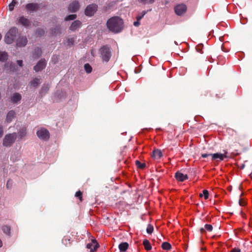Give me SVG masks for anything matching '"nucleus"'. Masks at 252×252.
I'll return each instance as SVG.
<instances>
[{"label": "nucleus", "mask_w": 252, "mask_h": 252, "mask_svg": "<svg viewBox=\"0 0 252 252\" xmlns=\"http://www.w3.org/2000/svg\"><path fill=\"white\" fill-rule=\"evenodd\" d=\"M128 246L127 242H123L119 244V249L121 252H125L128 249Z\"/></svg>", "instance_id": "4be33fe9"}, {"label": "nucleus", "mask_w": 252, "mask_h": 252, "mask_svg": "<svg viewBox=\"0 0 252 252\" xmlns=\"http://www.w3.org/2000/svg\"><path fill=\"white\" fill-rule=\"evenodd\" d=\"M62 241L63 243L66 246L68 245V244H70V239L67 237H64Z\"/></svg>", "instance_id": "4c0bfd02"}, {"label": "nucleus", "mask_w": 252, "mask_h": 252, "mask_svg": "<svg viewBox=\"0 0 252 252\" xmlns=\"http://www.w3.org/2000/svg\"><path fill=\"white\" fill-rule=\"evenodd\" d=\"M36 134L40 139L43 140H47L50 137L48 130L45 128H41L37 130Z\"/></svg>", "instance_id": "0eeeda50"}, {"label": "nucleus", "mask_w": 252, "mask_h": 252, "mask_svg": "<svg viewBox=\"0 0 252 252\" xmlns=\"http://www.w3.org/2000/svg\"><path fill=\"white\" fill-rule=\"evenodd\" d=\"M209 193L207 190L204 189L202 191V193L199 194V196L202 197L203 196L204 197L205 199H207L209 197Z\"/></svg>", "instance_id": "c85d7f7f"}, {"label": "nucleus", "mask_w": 252, "mask_h": 252, "mask_svg": "<svg viewBox=\"0 0 252 252\" xmlns=\"http://www.w3.org/2000/svg\"><path fill=\"white\" fill-rule=\"evenodd\" d=\"M224 154L217 153L215 154H202L201 157L203 158H207L209 156L211 157V159L213 161H222L224 159V158H227V156H226V154H227V152L226 150H224Z\"/></svg>", "instance_id": "20e7f679"}, {"label": "nucleus", "mask_w": 252, "mask_h": 252, "mask_svg": "<svg viewBox=\"0 0 252 252\" xmlns=\"http://www.w3.org/2000/svg\"><path fill=\"white\" fill-rule=\"evenodd\" d=\"M204 227L205 228L202 227L200 228V232L201 234L206 232V230H207L209 232H211L213 230V226L211 224H206L205 225Z\"/></svg>", "instance_id": "412c9836"}, {"label": "nucleus", "mask_w": 252, "mask_h": 252, "mask_svg": "<svg viewBox=\"0 0 252 252\" xmlns=\"http://www.w3.org/2000/svg\"><path fill=\"white\" fill-rule=\"evenodd\" d=\"M241 251L239 248H234L232 249L230 252H241Z\"/></svg>", "instance_id": "a18cd8bd"}, {"label": "nucleus", "mask_w": 252, "mask_h": 252, "mask_svg": "<svg viewBox=\"0 0 252 252\" xmlns=\"http://www.w3.org/2000/svg\"><path fill=\"white\" fill-rule=\"evenodd\" d=\"M12 184H13V182H12V180L9 179L7 181V183H6V188L8 189H11L12 186Z\"/></svg>", "instance_id": "a19ab883"}, {"label": "nucleus", "mask_w": 252, "mask_h": 252, "mask_svg": "<svg viewBox=\"0 0 252 252\" xmlns=\"http://www.w3.org/2000/svg\"><path fill=\"white\" fill-rule=\"evenodd\" d=\"M76 18V14H71L67 16L65 19V21H68V20H74Z\"/></svg>", "instance_id": "72a5a7b5"}, {"label": "nucleus", "mask_w": 252, "mask_h": 252, "mask_svg": "<svg viewBox=\"0 0 252 252\" xmlns=\"http://www.w3.org/2000/svg\"><path fill=\"white\" fill-rule=\"evenodd\" d=\"M245 164H242L240 167L241 169H243L245 168Z\"/></svg>", "instance_id": "3c124183"}, {"label": "nucleus", "mask_w": 252, "mask_h": 252, "mask_svg": "<svg viewBox=\"0 0 252 252\" xmlns=\"http://www.w3.org/2000/svg\"><path fill=\"white\" fill-rule=\"evenodd\" d=\"M135 165L138 168L140 169H144L146 167V164L145 163H142L138 160L135 161Z\"/></svg>", "instance_id": "c756f323"}, {"label": "nucleus", "mask_w": 252, "mask_h": 252, "mask_svg": "<svg viewBox=\"0 0 252 252\" xmlns=\"http://www.w3.org/2000/svg\"><path fill=\"white\" fill-rule=\"evenodd\" d=\"M42 4L37 3H30L26 5L25 8L30 12H35L41 8Z\"/></svg>", "instance_id": "1a4fd4ad"}, {"label": "nucleus", "mask_w": 252, "mask_h": 252, "mask_svg": "<svg viewBox=\"0 0 252 252\" xmlns=\"http://www.w3.org/2000/svg\"><path fill=\"white\" fill-rule=\"evenodd\" d=\"M15 117V112L13 110H11L7 114L6 121L7 123H10Z\"/></svg>", "instance_id": "a211bd4d"}, {"label": "nucleus", "mask_w": 252, "mask_h": 252, "mask_svg": "<svg viewBox=\"0 0 252 252\" xmlns=\"http://www.w3.org/2000/svg\"><path fill=\"white\" fill-rule=\"evenodd\" d=\"M75 196L78 197L80 201L82 200V192L79 190L75 193Z\"/></svg>", "instance_id": "58836bf2"}, {"label": "nucleus", "mask_w": 252, "mask_h": 252, "mask_svg": "<svg viewBox=\"0 0 252 252\" xmlns=\"http://www.w3.org/2000/svg\"><path fill=\"white\" fill-rule=\"evenodd\" d=\"M79 8V2L77 1H74L68 6V10L72 12H76Z\"/></svg>", "instance_id": "2eb2a0df"}, {"label": "nucleus", "mask_w": 252, "mask_h": 252, "mask_svg": "<svg viewBox=\"0 0 252 252\" xmlns=\"http://www.w3.org/2000/svg\"><path fill=\"white\" fill-rule=\"evenodd\" d=\"M143 244L144 246L145 249L147 251H149L151 250L152 246L149 240L145 239L143 242Z\"/></svg>", "instance_id": "393cba45"}, {"label": "nucleus", "mask_w": 252, "mask_h": 252, "mask_svg": "<svg viewBox=\"0 0 252 252\" xmlns=\"http://www.w3.org/2000/svg\"><path fill=\"white\" fill-rule=\"evenodd\" d=\"M2 246V243L1 240L0 239V248Z\"/></svg>", "instance_id": "603ef678"}, {"label": "nucleus", "mask_w": 252, "mask_h": 252, "mask_svg": "<svg viewBox=\"0 0 252 252\" xmlns=\"http://www.w3.org/2000/svg\"><path fill=\"white\" fill-rule=\"evenodd\" d=\"M97 9V5L96 4H91L87 6L86 7L85 13L87 16H92L96 11Z\"/></svg>", "instance_id": "423d86ee"}, {"label": "nucleus", "mask_w": 252, "mask_h": 252, "mask_svg": "<svg viewBox=\"0 0 252 252\" xmlns=\"http://www.w3.org/2000/svg\"><path fill=\"white\" fill-rule=\"evenodd\" d=\"M140 25V22H139V21H138L137 20L136 21H135L134 23H133V25L135 27H138Z\"/></svg>", "instance_id": "09e8293b"}, {"label": "nucleus", "mask_w": 252, "mask_h": 252, "mask_svg": "<svg viewBox=\"0 0 252 252\" xmlns=\"http://www.w3.org/2000/svg\"><path fill=\"white\" fill-rule=\"evenodd\" d=\"M238 155V154H234V156H237Z\"/></svg>", "instance_id": "6e6d98bb"}, {"label": "nucleus", "mask_w": 252, "mask_h": 252, "mask_svg": "<svg viewBox=\"0 0 252 252\" xmlns=\"http://www.w3.org/2000/svg\"><path fill=\"white\" fill-rule=\"evenodd\" d=\"M161 248L164 250L169 251L171 249L172 246L169 243L165 242L162 244Z\"/></svg>", "instance_id": "a878e982"}, {"label": "nucleus", "mask_w": 252, "mask_h": 252, "mask_svg": "<svg viewBox=\"0 0 252 252\" xmlns=\"http://www.w3.org/2000/svg\"><path fill=\"white\" fill-rule=\"evenodd\" d=\"M84 69L86 72L88 73H91L92 71V67L89 63L85 64Z\"/></svg>", "instance_id": "7c9ffc66"}, {"label": "nucleus", "mask_w": 252, "mask_h": 252, "mask_svg": "<svg viewBox=\"0 0 252 252\" xmlns=\"http://www.w3.org/2000/svg\"><path fill=\"white\" fill-rule=\"evenodd\" d=\"M17 137L16 133H9L5 135L3 139V145L9 147L14 143Z\"/></svg>", "instance_id": "39448f33"}, {"label": "nucleus", "mask_w": 252, "mask_h": 252, "mask_svg": "<svg viewBox=\"0 0 252 252\" xmlns=\"http://www.w3.org/2000/svg\"><path fill=\"white\" fill-rule=\"evenodd\" d=\"M187 9V7L184 3L179 4L174 7L175 12L178 16H181L184 14L186 12Z\"/></svg>", "instance_id": "6e6552de"}, {"label": "nucleus", "mask_w": 252, "mask_h": 252, "mask_svg": "<svg viewBox=\"0 0 252 252\" xmlns=\"http://www.w3.org/2000/svg\"><path fill=\"white\" fill-rule=\"evenodd\" d=\"M28 39L26 36H20L16 40V46L19 47H24L28 43Z\"/></svg>", "instance_id": "9d476101"}, {"label": "nucleus", "mask_w": 252, "mask_h": 252, "mask_svg": "<svg viewBox=\"0 0 252 252\" xmlns=\"http://www.w3.org/2000/svg\"><path fill=\"white\" fill-rule=\"evenodd\" d=\"M26 128H22L18 132V136L20 138H22L26 135Z\"/></svg>", "instance_id": "cd10ccee"}, {"label": "nucleus", "mask_w": 252, "mask_h": 252, "mask_svg": "<svg viewBox=\"0 0 252 252\" xmlns=\"http://www.w3.org/2000/svg\"><path fill=\"white\" fill-rule=\"evenodd\" d=\"M106 25L109 31L114 33H118L124 28V22L120 17L114 16L107 20Z\"/></svg>", "instance_id": "f257e3e1"}, {"label": "nucleus", "mask_w": 252, "mask_h": 252, "mask_svg": "<svg viewBox=\"0 0 252 252\" xmlns=\"http://www.w3.org/2000/svg\"><path fill=\"white\" fill-rule=\"evenodd\" d=\"M100 58L103 62L107 63L111 57V48L108 45L102 46L99 50Z\"/></svg>", "instance_id": "7ed1b4c3"}, {"label": "nucleus", "mask_w": 252, "mask_h": 252, "mask_svg": "<svg viewBox=\"0 0 252 252\" xmlns=\"http://www.w3.org/2000/svg\"><path fill=\"white\" fill-rule=\"evenodd\" d=\"M54 58H56V61H54V63L55 64L57 62V60L58 59V56H54L52 58V61H53V60H54Z\"/></svg>", "instance_id": "8fccbe9b"}, {"label": "nucleus", "mask_w": 252, "mask_h": 252, "mask_svg": "<svg viewBox=\"0 0 252 252\" xmlns=\"http://www.w3.org/2000/svg\"><path fill=\"white\" fill-rule=\"evenodd\" d=\"M18 33V29L16 27L11 28L4 36V42L7 44H12L17 37Z\"/></svg>", "instance_id": "f03ea898"}, {"label": "nucleus", "mask_w": 252, "mask_h": 252, "mask_svg": "<svg viewBox=\"0 0 252 252\" xmlns=\"http://www.w3.org/2000/svg\"><path fill=\"white\" fill-rule=\"evenodd\" d=\"M239 203L240 206H245L246 204V202L245 200H243L242 199H240L239 200Z\"/></svg>", "instance_id": "c03bdc74"}, {"label": "nucleus", "mask_w": 252, "mask_h": 252, "mask_svg": "<svg viewBox=\"0 0 252 252\" xmlns=\"http://www.w3.org/2000/svg\"><path fill=\"white\" fill-rule=\"evenodd\" d=\"M152 157L155 159H159L162 157L161 151L158 149L154 150L153 151Z\"/></svg>", "instance_id": "f3484780"}, {"label": "nucleus", "mask_w": 252, "mask_h": 252, "mask_svg": "<svg viewBox=\"0 0 252 252\" xmlns=\"http://www.w3.org/2000/svg\"><path fill=\"white\" fill-rule=\"evenodd\" d=\"M21 95L20 94L15 93L11 97V101L14 103H17L21 100Z\"/></svg>", "instance_id": "6ab92c4d"}, {"label": "nucleus", "mask_w": 252, "mask_h": 252, "mask_svg": "<svg viewBox=\"0 0 252 252\" xmlns=\"http://www.w3.org/2000/svg\"><path fill=\"white\" fill-rule=\"evenodd\" d=\"M99 245L96 241L94 239L92 240V242L87 245L86 248L90 250V252L95 251L98 248Z\"/></svg>", "instance_id": "ddd939ff"}, {"label": "nucleus", "mask_w": 252, "mask_h": 252, "mask_svg": "<svg viewBox=\"0 0 252 252\" xmlns=\"http://www.w3.org/2000/svg\"><path fill=\"white\" fill-rule=\"evenodd\" d=\"M8 54L5 52L0 51V61L1 62H6L8 60Z\"/></svg>", "instance_id": "5701e85b"}, {"label": "nucleus", "mask_w": 252, "mask_h": 252, "mask_svg": "<svg viewBox=\"0 0 252 252\" xmlns=\"http://www.w3.org/2000/svg\"><path fill=\"white\" fill-rule=\"evenodd\" d=\"M42 54V50L41 48L39 47L35 48L32 53V57L34 59H37L39 58Z\"/></svg>", "instance_id": "aec40b11"}, {"label": "nucleus", "mask_w": 252, "mask_h": 252, "mask_svg": "<svg viewBox=\"0 0 252 252\" xmlns=\"http://www.w3.org/2000/svg\"><path fill=\"white\" fill-rule=\"evenodd\" d=\"M18 24H20L25 27H29L31 25L30 21L25 17L22 16L17 19Z\"/></svg>", "instance_id": "f8f14e48"}, {"label": "nucleus", "mask_w": 252, "mask_h": 252, "mask_svg": "<svg viewBox=\"0 0 252 252\" xmlns=\"http://www.w3.org/2000/svg\"><path fill=\"white\" fill-rule=\"evenodd\" d=\"M175 177L179 182H183L188 179V176L187 174H184L180 171H177L175 173Z\"/></svg>", "instance_id": "4468645a"}, {"label": "nucleus", "mask_w": 252, "mask_h": 252, "mask_svg": "<svg viewBox=\"0 0 252 252\" xmlns=\"http://www.w3.org/2000/svg\"><path fill=\"white\" fill-rule=\"evenodd\" d=\"M31 85L33 87H37L40 83V80L37 78L33 79L30 82Z\"/></svg>", "instance_id": "b1692460"}, {"label": "nucleus", "mask_w": 252, "mask_h": 252, "mask_svg": "<svg viewBox=\"0 0 252 252\" xmlns=\"http://www.w3.org/2000/svg\"><path fill=\"white\" fill-rule=\"evenodd\" d=\"M35 33L36 35L39 36H41L44 35V31L43 30L41 29H38L36 30Z\"/></svg>", "instance_id": "f704fd0d"}, {"label": "nucleus", "mask_w": 252, "mask_h": 252, "mask_svg": "<svg viewBox=\"0 0 252 252\" xmlns=\"http://www.w3.org/2000/svg\"><path fill=\"white\" fill-rule=\"evenodd\" d=\"M48 90H49V87L48 86H46V87L43 86L41 89L40 93H42L43 92H45V93H46V92H47Z\"/></svg>", "instance_id": "37998d69"}, {"label": "nucleus", "mask_w": 252, "mask_h": 252, "mask_svg": "<svg viewBox=\"0 0 252 252\" xmlns=\"http://www.w3.org/2000/svg\"><path fill=\"white\" fill-rule=\"evenodd\" d=\"M16 3L17 1L16 0H12V2L8 5L9 10L11 11L13 10Z\"/></svg>", "instance_id": "473e14b6"}, {"label": "nucleus", "mask_w": 252, "mask_h": 252, "mask_svg": "<svg viewBox=\"0 0 252 252\" xmlns=\"http://www.w3.org/2000/svg\"><path fill=\"white\" fill-rule=\"evenodd\" d=\"M74 43V39L73 38H68L67 39V45L69 46H72Z\"/></svg>", "instance_id": "e433bc0d"}, {"label": "nucleus", "mask_w": 252, "mask_h": 252, "mask_svg": "<svg viewBox=\"0 0 252 252\" xmlns=\"http://www.w3.org/2000/svg\"><path fill=\"white\" fill-rule=\"evenodd\" d=\"M91 54L92 56H94V53L93 52V51H92V52H91Z\"/></svg>", "instance_id": "864d4df0"}, {"label": "nucleus", "mask_w": 252, "mask_h": 252, "mask_svg": "<svg viewBox=\"0 0 252 252\" xmlns=\"http://www.w3.org/2000/svg\"><path fill=\"white\" fill-rule=\"evenodd\" d=\"M153 230H154L153 226L151 224H149L146 229V231H147V233L152 234L153 232Z\"/></svg>", "instance_id": "c9c22d12"}, {"label": "nucleus", "mask_w": 252, "mask_h": 252, "mask_svg": "<svg viewBox=\"0 0 252 252\" xmlns=\"http://www.w3.org/2000/svg\"><path fill=\"white\" fill-rule=\"evenodd\" d=\"M1 37H2V35L1 34V33H0V40L1 39Z\"/></svg>", "instance_id": "5fc2aeb1"}, {"label": "nucleus", "mask_w": 252, "mask_h": 252, "mask_svg": "<svg viewBox=\"0 0 252 252\" xmlns=\"http://www.w3.org/2000/svg\"><path fill=\"white\" fill-rule=\"evenodd\" d=\"M17 63L20 66L22 67L23 66V61L22 60H17Z\"/></svg>", "instance_id": "de8ad7c7"}, {"label": "nucleus", "mask_w": 252, "mask_h": 252, "mask_svg": "<svg viewBox=\"0 0 252 252\" xmlns=\"http://www.w3.org/2000/svg\"><path fill=\"white\" fill-rule=\"evenodd\" d=\"M146 13H147V11H142L141 15H138L136 17V19L138 21H140L144 17V16L146 14Z\"/></svg>", "instance_id": "79ce46f5"}, {"label": "nucleus", "mask_w": 252, "mask_h": 252, "mask_svg": "<svg viewBox=\"0 0 252 252\" xmlns=\"http://www.w3.org/2000/svg\"><path fill=\"white\" fill-rule=\"evenodd\" d=\"M139 2L140 3L143 4H153L155 2V0H138Z\"/></svg>", "instance_id": "2f4dec72"}, {"label": "nucleus", "mask_w": 252, "mask_h": 252, "mask_svg": "<svg viewBox=\"0 0 252 252\" xmlns=\"http://www.w3.org/2000/svg\"><path fill=\"white\" fill-rule=\"evenodd\" d=\"M203 45L202 44H199L196 47V51L200 53H203L202 52V50L203 48Z\"/></svg>", "instance_id": "ea45409f"}, {"label": "nucleus", "mask_w": 252, "mask_h": 252, "mask_svg": "<svg viewBox=\"0 0 252 252\" xmlns=\"http://www.w3.org/2000/svg\"><path fill=\"white\" fill-rule=\"evenodd\" d=\"M46 66V62L44 59H42L38 61L36 65L33 67L34 70L36 72L42 70Z\"/></svg>", "instance_id": "9b49d317"}, {"label": "nucleus", "mask_w": 252, "mask_h": 252, "mask_svg": "<svg viewBox=\"0 0 252 252\" xmlns=\"http://www.w3.org/2000/svg\"><path fill=\"white\" fill-rule=\"evenodd\" d=\"M10 227L8 225H3L2 227V230L3 232L8 235H10Z\"/></svg>", "instance_id": "bb28decb"}, {"label": "nucleus", "mask_w": 252, "mask_h": 252, "mask_svg": "<svg viewBox=\"0 0 252 252\" xmlns=\"http://www.w3.org/2000/svg\"><path fill=\"white\" fill-rule=\"evenodd\" d=\"M81 25L82 23L80 21L76 20L72 23L69 29L71 31H75L80 28L81 27Z\"/></svg>", "instance_id": "dca6fc26"}, {"label": "nucleus", "mask_w": 252, "mask_h": 252, "mask_svg": "<svg viewBox=\"0 0 252 252\" xmlns=\"http://www.w3.org/2000/svg\"><path fill=\"white\" fill-rule=\"evenodd\" d=\"M3 134V127L1 126H0V138H1Z\"/></svg>", "instance_id": "49530a36"}]
</instances>
